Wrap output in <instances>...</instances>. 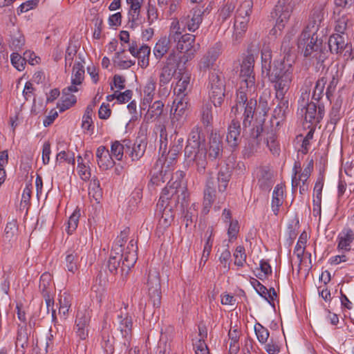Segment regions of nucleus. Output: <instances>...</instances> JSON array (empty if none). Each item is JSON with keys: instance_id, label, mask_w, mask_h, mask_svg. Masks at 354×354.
<instances>
[{"instance_id": "nucleus-38", "label": "nucleus", "mask_w": 354, "mask_h": 354, "mask_svg": "<svg viewBox=\"0 0 354 354\" xmlns=\"http://www.w3.org/2000/svg\"><path fill=\"white\" fill-rule=\"evenodd\" d=\"M284 187L279 184L274 187L272 193V210L275 215L278 214L279 207L283 201Z\"/></svg>"}, {"instance_id": "nucleus-33", "label": "nucleus", "mask_w": 354, "mask_h": 354, "mask_svg": "<svg viewBox=\"0 0 354 354\" xmlns=\"http://www.w3.org/2000/svg\"><path fill=\"white\" fill-rule=\"evenodd\" d=\"M223 146L221 138L217 134H212L209 142V157L216 159L222 152Z\"/></svg>"}, {"instance_id": "nucleus-37", "label": "nucleus", "mask_w": 354, "mask_h": 354, "mask_svg": "<svg viewBox=\"0 0 354 354\" xmlns=\"http://www.w3.org/2000/svg\"><path fill=\"white\" fill-rule=\"evenodd\" d=\"M146 150V144L143 142L135 143L132 147L126 144V154L131 158L132 161L141 158Z\"/></svg>"}, {"instance_id": "nucleus-48", "label": "nucleus", "mask_w": 354, "mask_h": 354, "mask_svg": "<svg viewBox=\"0 0 354 354\" xmlns=\"http://www.w3.org/2000/svg\"><path fill=\"white\" fill-rule=\"evenodd\" d=\"M248 91H251L249 88H247L243 84V83H241L240 88L238 90L236 94V105L232 108V111H236L239 106L243 107L244 105L249 101L248 100Z\"/></svg>"}, {"instance_id": "nucleus-64", "label": "nucleus", "mask_w": 354, "mask_h": 354, "mask_svg": "<svg viewBox=\"0 0 354 354\" xmlns=\"http://www.w3.org/2000/svg\"><path fill=\"white\" fill-rule=\"evenodd\" d=\"M10 60L12 66L18 71H21L25 68L26 62L24 57H22L19 53H13L11 54Z\"/></svg>"}, {"instance_id": "nucleus-23", "label": "nucleus", "mask_w": 354, "mask_h": 354, "mask_svg": "<svg viewBox=\"0 0 354 354\" xmlns=\"http://www.w3.org/2000/svg\"><path fill=\"white\" fill-rule=\"evenodd\" d=\"M241 125L239 121L232 119L228 127L226 136L227 144L232 148L238 146L240 140Z\"/></svg>"}, {"instance_id": "nucleus-26", "label": "nucleus", "mask_w": 354, "mask_h": 354, "mask_svg": "<svg viewBox=\"0 0 354 354\" xmlns=\"http://www.w3.org/2000/svg\"><path fill=\"white\" fill-rule=\"evenodd\" d=\"M127 3L130 5V10L129 11V24L131 28H134L138 27L142 23L140 14L141 3L139 0Z\"/></svg>"}, {"instance_id": "nucleus-3", "label": "nucleus", "mask_w": 354, "mask_h": 354, "mask_svg": "<svg viewBox=\"0 0 354 354\" xmlns=\"http://www.w3.org/2000/svg\"><path fill=\"white\" fill-rule=\"evenodd\" d=\"M231 174L229 169L221 168L218 173L216 179L209 177L207 180L203 192V212H209L210 207L218 198L224 200L225 192Z\"/></svg>"}, {"instance_id": "nucleus-21", "label": "nucleus", "mask_w": 354, "mask_h": 354, "mask_svg": "<svg viewBox=\"0 0 354 354\" xmlns=\"http://www.w3.org/2000/svg\"><path fill=\"white\" fill-rule=\"evenodd\" d=\"M178 78V80L174 88V93L176 94V97H187L188 93L191 90V74L188 72H179Z\"/></svg>"}, {"instance_id": "nucleus-57", "label": "nucleus", "mask_w": 354, "mask_h": 354, "mask_svg": "<svg viewBox=\"0 0 354 354\" xmlns=\"http://www.w3.org/2000/svg\"><path fill=\"white\" fill-rule=\"evenodd\" d=\"M80 217V210L79 209H76L68 218L67 223L68 226L66 228L68 234H71L76 230Z\"/></svg>"}, {"instance_id": "nucleus-45", "label": "nucleus", "mask_w": 354, "mask_h": 354, "mask_svg": "<svg viewBox=\"0 0 354 354\" xmlns=\"http://www.w3.org/2000/svg\"><path fill=\"white\" fill-rule=\"evenodd\" d=\"M94 107L95 104H88L86 109L82 121V128L84 130L91 132L93 131L94 126L92 120V115Z\"/></svg>"}, {"instance_id": "nucleus-31", "label": "nucleus", "mask_w": 354, "mask_h": 354, "mask_svg": "<svg viewBox=\"0 0 354 354\" xmlns=\"http://www.w3.org/2000/svg\"><path fill=\"white\" fill-rule=\"evenodd\" d=\"M122 250L115 251V249H112L111 255L108 261V268L113 274H118L120 272L122 266V259L123 257Z\"/></svg>"}, {"instance_id": "nucleus-39", "label": "nucleus", "mask_w": 354, "mask_h": 354, "mask_svg": "<svg viewBox=\"0 0 354 354\" xmlns=\"http://www.w3.org/2000/svg\"><path fill=\"white\" fill-rule=\"evenodd\" d=\"M195 41V36L191 34H185L177 39V50L182 52H189L192 48V45Z\"/></svg>"}, {"instance_id": "nucleus-35", "label": "nucleus", "mask_w": 354, "mask_h": 354, "mask_svg": "<svg viewBox=\"0 0 354 354\" xmlns=\"http://www.w3.org/2000/svg\"><path fill=\"white\" fill-rule=\"evenodd\" d=\"M257 100L255 99L251 98L245 105H244V113H243V128L246 129L248 127L251 126V123L253 120L254 113L255 112L257 108Z\"/></svg>"}, {"instance_id": "nucleus-16", "label": "nucleus", "mask_w": 354, "mask_h": 354, "mask_svg": "<svg viewBox=\"0 0 354 354\" xmlns=\"http://www.w3.org/2000/svg\"><path fill=\"white\" fill-rule=\"evenodd\" d=\"M80 61L75 63L73 68L71 85L64 88V93L68 91H78L77 86L80 85L84 75V57L80 53L78 54Z\"/></svg>"}, {"instance_id": "nucleus-14", "label": "nucleus", "mask_w": 354, "mask_h": 354, "mask_svg": "<svg viewBox=\"0 0 354 354\" xmlns=\"http://www.w3.org/2000/svg\"><path fill=\"white\" fill-rule=\"evenodd\" d=\"M129 53L138 58V64L142 68H146L149 65L151 48L147 44L138 46L136 41H131L129 46Z\"/></svg>"}, {"instance_id": "nucleus-51", "label": "nucleus", "mask_w": 354, "mask_h": 354, "mask_svg": "<svg viewBox=\"0 0 354 354\" xmlns=\"http://www.w3.org/2000/svg\"><path fill=\"white\" fill-rule=\"evenodd\" d=\"M252 7V0H244L239 4L235 14L250 18Z\"/></svg>"}, {"instance_id": "nucleus-1", "label": "nucleus", "mask_w": 354, "mask_h": 354, "mask_svg": "<svg viewBox=\"0 0 354 354\" xmlns=\"http://www.w3.org/2000/svg\"><path fill=\"white\" fill-rule=\"evenodd\" d=\"M205 136L201 128L195 126L191 130L185 148V162L188 167L196 169L198 173L204 174L207 161V151L203 147Z\"/></svg>"}, {"instance_id": "nucleus-24", "label": "nucleus", "mask_w": 354, "mask_h": 354, "mask_svg": "<svg viewBox=\"0 0 354 354\" xmlns=\"http://www.w3.org/2000/svg\"><path fill=\"white\" fill-rule=\"evenodd\" d=\"M203 11L201 8L196 7L193 8L187 16V27L189 31L196 30L203 21Z\"/></svg>"}, {"instance_id": "nucleus-6", "label": "nucleus", "mask_w": 354, "mask_h": 354, "mask_svg": "<svg viewBox=\"0 0 354 354\" xmlns=\"http://www.w3.org/2000/svg\"><path fill=\"white\" fill-rule=\"evenodd\" d=\"M306 96L308 97L306 93H302V100L299 101L300 108L298 109V113L304 117L306 122L315 125L322 120L324 115V106L313 102H306Z\"/></svg>"}, {"instance_id": "nucleus-19", "label": "nucleus", "mask_w": 354, "mask_h": 354, "mask_svg": "<svg viewBox=\"0 0 354 354\" xmlns=\"http://www.w3.org/2000/svg\"><path fill=\"white\" fill-rule=\"evenodd\" d=\"M128 306L124 305V310L120 309L118 315V328L123 337L127 339L131 335L132 329V318L127 312Z\"/></svg>"}, {"instance_id": "nucleus-11", "label": "nucleus", "mask_w": 354, "mask_h": 354, "mask_svg": "<svg viewBox=\"0 0 354 354\" xmlns=\"http://www.w3.org/2000/svg\"><path fill=\"white\" fill-rule=\"evenodd\" d=\"M300 169V164L295 162L293 167V176L292 178V189L295 190L298 186H299V192L301 194H304L308 189V185L306 184L308 179L309 178L311 172L313 169V162L311 160L308 165L303 169L301 174L297 177L298 170Z\"/></svg>"}, {"instance_id": "nucleus-55", "label": "nucleus", "mask_w": 354, "mask_h": 354, "mask_svg": "<svg viewBox=\"0 0 354 354\" xmlns=\"http://www.w3.org/2000/svg\"><path fill=\"white\" fill-rule=\"evenodd\" d=\"M124 52V50H122L120 51H118L115 53V57L113 59L114 63L120 68H129L133 65L135 64V61L128 59L124 60L122 57V54Z\"/></svg>"}, {"instance_id": "nucleus-9", "label": "nucleus", "mask_w": 354, "mask_h": 354, "mask_svg": "<svg viewBox=\"0 0 354 354\" xmlns=\"http://www.w3.org/2000/svg\"><path fill=\"white\" fill-rule=\"evenodd\" d=\"M254 57L248 54L243 57L241 64L240 78L247 88L254 91L255 88V79L254 75Z\"/></svg>"}, {"instance_id": "nucleus-25", "label": "nucleus", "mask_w": 354, "mask_h": 354, "mask_svg": "<svg viewBox=\"0 0 354 354\" xmlns=\"http://www.w3.org/2000/svg\"><path fill=\"white\" fill-rule=\"evenodd\" d=\"M250 18L235 14L233 37L239 41L246 32Z\"/></svg>"}, {"instance_id": "nucleus-54", "label": "nucleus", "mask_w": 354, "mask_h": 354, "mask_svg": "<svg viewBox=\"0 0 354 354\" xmlns=\"http://www.w3.org/2000/svg\"><path fill=\"white\" fill-rule=\"evenodd\" d=\"M266 145L273 155L279 154V147L277 141V136L274 133H268L266 138Z\"/></svg>"}, {"instance_id": "nucleus-20", "label": "nucleus", "mask_w": 354, "mask_h": 354, "mask_svg": "<svg viewBox=\"0 0 354 354\" xmlns=\"http://www.w3.org/2000/svg\"><path fill=\"white\" fill-rule=\"evenodd\" d=\"M326 84H328L326 95L328 100H330V97L336 89L339 82V72L335 68H328L323 74Z\"/></svg>"}, {"instance_id": "nucleus-40", "label": "nucleus", "mask_w": 354, "mask_h": 354, "mask_svg": "<svg viewBox=\"0 0 354 354\" xmlns=\"http://www.w3.org/2000/svg\"><path fill=\"white\" fill-rule=\"evenodd\" d=\"M205 236H207V237L206 239V241H205V243L204 245L202 257H201V261H200V264L203 263V265L208 260L209 254L212 251V245H213V239L212 238L213 236L212 227H209L207 230Z\"/></svg>"}, {"instance_id": "nucleus-17", "label": "nucleus", "mask_w": 354, "mask_h": 354, "mask_svg": "<svg viewBox=\"0 0 354 354\" xmlns=\"http://www.w3.org/2000/svg\"><path fill=\"white\" fill-rule=\"evenodd\" d=\"M91 319L90 310L79 309L76 315V333L81 339H86L88 336V326Z\"/></svg>"}, {"instance_id": "nucleus-34", "label": "nucleus", "mask_w": 354, "mask_h": 354, "mask_svg": "<svg viewBox=\"0 0 354 354\" xmlns=\"http://www.w3.org/2000/svg\"><path fill=\"white\" fill-rule=\"evenodd\" d=\"M338 248L346 251L351 250V243L354 240V232L351 228H346L338 236Z\"/></svg>"}, {"instance_id": "nucleus-46", "label": "nucleus", "mask_w": 354, "mask_h": 354, "mask_svg": "<svg viewBox=\"0 0 354 354\" xmlns=\"http://www.w3.org/2000/svg\"><path fill=\"white\" fill-rule=\"evenodd\" d=\"M74 92L75 91H66L64 93V89L62 90V102L58 104V107L61 112L69 109L76 102V97L71 94Z\"/></svg>"}, {"instance_id": "nucleus-47", "label": "nucleus", "mask_w": 354, "mask_h": 354, "mask_svg": "<svg viewBox=\"0 0 354 354\" xmlns=\"http://www.w3.org/2000/svg\"><path fill=\"white\" fill-rule=\"evenodd\" d=\"M342 102V98L338 97L332 106L330 112V120L332 124H336L342 115L343 112L341 110Z\"/></svg>"}, {"instance_id": "nucleus-15", "label": "nucleus", "mask_w": 354, "mask_h": 354, "mask_svg": "<svg viewBox=\"0 0 354 354\" xmlns=\"http://www.w3.org/2000/svg\"><path fill=\"white\" fill-rule=\"evenodd\" d=\"M324 17L323 4L315 5L310 12L308 24L303 32H308L310 35H317L323 23Z\"/></svg>"}, {"instance_id": "nucleus-43", "label": "nucleus", "mask_w": 354, "mask_h": 354, "mask_svg": "<svg viewBox=\"0 0 354 354\" xmlns=\"http://www.w3.org/2000/svg\"><path fill=\"white\" fill-rule=\"evenodd\" d=\"M279 100L277 106L274 109L272 117L279 120L277 124H279L286 116V113L288 110V99H277Z\"/></svg>"}, {"instance_id": "nucleus-42", "label": "nucleus", "mask_w": 354, "mask_h": 354, "mask_svg": "<svg viewBox=\"0 0 354 354\" xmlns=\"http://www.w3.org/2000/svg\"><path fill=\"white\" fill-rule=\"evenodd\" d=\"M261 64L263 73L266 75L270 74L274 69V62H272V52L268 48H265L261 52Z\"/></svg>"}, {"instance_id": "nucleus-59", "label": "nucleus", "mask_w": 354, "mask_h": 354, "mask_svg": "<svg viewBox=\"0 0 354 354\" xmlns=\"http://www.w3.org/2000/svg\"><path fill=\"white\" fill-rule=\"evenodd\" d=\"M234 264L243 267L246 261L245 250L243 246L239 245L236 248L234 253Z\"/></svg>"}, {"instance_id": "nucleus-28", "label": "nucleus", "mask_w": 354, "mask_h": 354, "mask_svg": "<svg viewBox=\"0 0 354 354\" xmlns=\"http://www.w3.org/2000/svg\"><path fill=\"white\" fill-rule=\"evenodd\" d=\"M347 43L344 35L335 33L332 35L328 39V46L332 53H342L346 48Z\"/></svg>"}, {"instance_id": "nucleus-30", "label": "nucleus", "mask_w": 354, "mask_h": 354, "mask_svg": "<svg viewBox=\"0 0 354 354\" xmlns=\"http://www.w3.org/2000/svg\"><path fill=\"white\" fill-rule=\"evenodd\" d=\"M172 40L167 37H160L153 48V53L156 59L160 61L169 50Z\"/></svg>"}, {"instance_id": "nucleus-56", "label": "nucleus", "mask_w": 354, "mask_h": 354, "mask_svg": "<svg viewBox=\"0 0 354 354\" xmlns=\"http://www.w3.org/2000/svg\"><path fill=\"white\" fill-rule=\"evenodd\" d=\"M306 243V235H304V234H301L299 238V240L295 245L294 250V253L297 255V259L300 262H301L303 256L304 254Z\"/></svg>"}, {"instance_id": "nucleus-36", "label": "nucleus", "mask_w": 354, "mask_h": 354, "mask_svg": "<svg viewBox=\"0 0 354 354\" xmlns=\"http://www.w3.org/2000/svg\"><path fill=\"white\" fill-rule=\"evenodd\" d=\"M272 173L266 168H261L257 174L258 185L262 190H268L272 184Z\"/></svg>"}, {"instance_id": "nucleus-62", "label": "nucleus", "mask_w": 354, "mask_h": 354, "mask_svg": "<svg viewBox=\"0 0 354 354\" xmlns=\"http://www.w3.org/2000/svg\"><path fill=\"white\" fill-rule=\"evenodd\" d=\"M254 331L259 342L261 344H265L269 337V331L260 324L254 326Z\"/></svg>"}, {"instance_id": "nucleus-29", "label": "nucleus", "mask_w": 354, "mask_h": 354, "mask_svg": "<svg viewBox=\"0 0 354 354\" xmlns=\"http://www.w3.org/2000/svg\"><path fill=\"white\" fill-rule=\"evenodd\" d=\"M219 56V51L215 48L209 49L201 58L198 64L200 71H206L212 68Z\"/></svg>"}, {"instance_id": "nucleus-41", "label": "nucleus", "mask_w": 354, "mask_h": 354, "mask_svg": "<svg viewBox=\"0 0 354 354\" xmlns=\"http://www.w3.org/2000/svg\"><path fill=\"white\" fill-rule=\"evenodd\" d=\"M54 284L52 281V276L48 272L41 274L39 281V290L43 295L53 294Z\"/></svg>"}, {"instance_id": "nucleus-60", "label": "nucleus", "mask_w": 354, "mask_h": 354, "mask_svg": "<svg viewBox=\"0 0 354 354\" xmlns=\"http://www.w3.org/2000/svg\"><path fill=\"white\" fill-rule=\"evenodd\" d=\"M326 82L323 75L317 80L313 93V99L319 101L324 94Z\"/></svg>"}, {"instance_id": "nucleus-7", "label": "nucleus", "mask_w": 354, "mask_h": 354, "mask_svg": "<svg viewBox=\"0 0 354 354\" xmlns=\"http://www.w3.org/2000/svg\"><path fill=\"white\" fill-rule=\"evenodd\" d=\"M180 60L176 52L173 50L160 63L159 85L163 86L168 84L179 66Z\"/></svg>"}, {"instance_id": "nucleus-4", "label": "nucleus", "mask_w": 354, "mask_h": 354, "mask_svg": "<svg viewBox=\"0 0 354 354\" xmlns=\"http://www.w3.org/2000/svg\"><path fill=\"white\" fill-rule=\"evenodd\" d=\"M184 192V187H181L180 183L175 182L173 185L165 187L160 196L157 206L160 210L162 209V216L158 221L157 225V232L159 234H163L164 231L171 225L174 221V214L171 207L169 206L170 201L174 200L177 202L178 194Z\"/></svg>"}, {"instance_id": "nucleus-8", "label": "nucleus", "mask_w": 354, "mask_h": 354, "mask_svg": "<svg viewBox=\"0 0 354 354\" xmlns=\"http://www.w3.org/2000/svg\"><path fill=\"white\" fill-rule=\"evenodd\" d=\"M147 286L150 301L154 307H159L161 303V284L160 274L156 269L149 270Z\"/></svg>"}, {"instance_id": "nucleus-32", "label": "nucleus", "mask_w": 354, "mask_h": 354, "mask_svg": "<svg viewBox=\"0 0 354 354\" xmlns=\"http://www.w3.org/2000/svg\"><path fill=\"white\" fill-rule=\"evenodd\" d=\"M137 254L134 250L123 254L120 273L122 277L127 276L137 261Z\"/></svg>"}, {"instance_id": "nucleus-5", "label": "nucleus", "mask_w": 354, "mask_h": 354, "mask_svg": "<svg viewBox=\"0 0 354 354\" xmlns=\"http://www.w3.org/2000/svg\"><path fill=\"white\" fill-rule=\"evenodd\" d=\"M207 89L209 98L214 106H221L225 99V84L221 73L214 71L209 74Z\"/></svg>"}, {"instance_id": "nucleus-50", "label": "nucleus", "mask_w": 354, "mask_h": 354, "mask_svg": "<svg viewBox=\"0 0 354 354\" xmlns=\"http://www.w3.org/2000/svg\"><path fill=\"white\" fill-rule=\"evenodd\" d=\"M88 194L91 197L94 198L96 202H100L102 196V190L97 179L92 180L88 188Z\"/></svg>"}, {"instance_id": "nucleus-49", "label": "nucleus", "mask_w": 354, "mask_h": 354, "mask_svg": "<svg viewBox=\"0 0 354 354\" xmlns=\"http://www.w3.org/2000/svg\"><path fill=\"white\" fill-rule=\"evenodd\" d=\"M201 121L205 126H209L212 123V106L210 102L204 104L201 111Z\"/></svg>"}, {"instance_id": "nucleus-52", "label": "nucleus", "mask_w": 354, "mask_h": 354, "mask_svg": "<svg viewBox=\"0 0 354 354\" xmlns=\"http://www.w3.org/2000/svg\"><path fill=\"white\" fill-rule=\"evenodd\" d=\"M124 153H126V144H121L119 141L112 142L111 147V155L118 160L122 159Z\"/></svg>"}, {"instance_id": "nucleus-58", "label": "nucleus", "mask_w": 354, "mask_h": 354, "mask_svg": "<svg viewBox=\"0 0 354 354\" xmlns=\"http://www.w3.org/2000/svg\"><path fill=\"white\" fill-rule=\"evenodd\" d=\"M28 335L25 326L19 328L17 335L16 346L24 348L28 346Z\"/></svg>"}, {"instance_id": "nucleus-2", "label": "nucleus", "mask_w": 354, "mask_h": 354, "mask_svg": "<svg viewBox=\"0 0 354 354\" xmlns=\"http://www.w3.org/2000/svg\"><path fill=\"white\" fill-rule=\"evenodd\" d=\"M275 91L276 99H288L287 94L293 79V66L284 59L274 61V69L267 75Z\"/></svg>"}, {"instance_id": "nucleus-27", "label": "nucleus", "mask_w": 354, "mask_h": 354, "mask_svg": "<svg viewBox=\"0 0 354 354\" xmlns=\"http://www.w3.org/2000/svg\"><path fill=\"white\" fill-rule=\"evenodd\" d=\"M164 106V103L162 101H155L151 105H149L148 111L145 115L144 120L147 123L158 120L163 113Z\"/></svg>"}, {"instance_id": "nucleus-63", "label": "nucleus", "mask_w": 354, "mask_h": 354, "mask_svg": "<svg viewBox=\"0 0 354 354\" xmlns=\"http://www.w3.org/2000/svg\"><path fill=\"white\" fill-rule=\"evenodd\" d=\"M77 53V46L73 44H69L65 55V69L66 70L67 66H71L75 56Z\"/></svg>"}, {"instance_id": "nucleus-22", "label": "nucleus", "mask_w": 354, "mask_h": 354, "mask_svg": "<svg viewBox=\"0 0 354 354\" xmlns=\"http://www.w3.org/2000/svg\"><path fill=\"white\" fill-rule=\"evenodd\" d=\"M96 158L98 166L103 170L112 167L115 164L111 153L104 146H100L97 149Z\"/></svg>"}, {"instance_id": "nucleus-61", "label": "nucleus", "mask_w": 354, "mask_h": 354, "mask_svg": "<svg viewBox=\"0 0 354 354\" xmlns=\"http://www.w3.org/2000/svg\"><path fill=\"white\" fill-rule=\"evenodd\" d=\"M24 44V37L18 32L12 36L9 46L12 50H19L23 47Z\"/></svg>"}, {"instance_id": "nucleus-10", "label": "nucleus", "mask_w": 354, "mask_h": 354, "mask_svg": "<svg viewBox=\"0 0 354 354\" xmlns=\"http://www.w3.org/2000/svg\"><path fill=\"white\" fill-rule=\"evenodd\" d=\"M292 6L290 0H278L277 4L275 6L274 11L271 12L272 18L276 19L275 27L279 30H281L288 21Z\"/></svg>"}, {"instance_id": "nucleus-18", "label": "nucleus", "mask_w": 354, "mask_h": 354, "mask_svg": "<svg viewBox=\"0 0 354 354\" xmlns=\"http://www.w3.org/2000/svg\"><path fill=\"white\" fill-rule=\"evenodd\" d=\"M173 104L174 105L171 109V111H173L174 107L175 108L173 113V117L171 118V122L173 124H175V123L177 122L176 126L179 125L180 127L183 123L182 120L184 118L185 111L188 106L187 97H176Z\"/></svg>"}, {"instance_id": "nucleus-44", "label": "nucleus", "mask_w": 354, "mask_h": 354, "mask_svg": "<svg viewBox=\"0 0 354 354\" xmlns=\"http://www.w3.org/2000/svg\"><path fill=\"white\" fill-rule=\"evenodd\" d=\"M78 253L75 250H68L66 252L65 258L66 270L74 274L78 270Z\"/></svg>"}, {"instance_id": "nucleus-13", "label": "nucleus", "mask_w": 354, "mask_h": 354, "mask_svg": "<svg viewBox=\"0 0 354 354\" xmlns=\"http://www.w3.org/2000/svg\"><path fill=\"white\" fill-rule=\"evenodd\" d=\"M322 41H318L317 35L309 34L308 32H302L298 41L299 48H304V56H310L321 49Z\"/></svg>"}, {"instance_id": "nucleus-53", "label": "nucleus", "mask_w": 354, "mask_h": 354, "mask_svg": "<svg viewBox=\"0 0 354 354\" xmlns=\"http://www.w3.org/2000/svg\"><path fill=\"white\" fill-rule=\"evenodd\" d=\"M350 17L348 15H342L335 20V30L337 33L344 35L348 28Z\"/></svg>"}, {"instance_id": "nucleus-12", "label": "nucleus", "mask_w": 354, "mask_h": 354, "mask_svg": "<svg viewBox=\"0 0 354 354\" xmlns=\"http://www.w3.org/2000/svg\"><path fill=\"white\" fill-rule=\"evenodd\" d=\"M263 131L261 124H259L251 129L250 138L243 149L245 157L249 158L261 150V138Z\"/></svg>"}]
</instances>
